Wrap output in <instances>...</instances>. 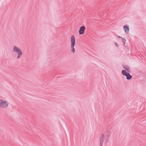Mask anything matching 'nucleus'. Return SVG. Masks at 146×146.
Here are the masks:
<instances>
[{
  "label": "nucleus",
  "mask_w": 146,
  "mask_h": 146,
  "mask_svg": "<svg viewBox=\"0 0 146 146\" xmlns=\"http://www.w3.org/2000/svg\"><path fill=\"white\" fill-rule=\"evenodd\" d=\"M122 41L123 42L124 44H125V42L126 41V40L125 39H124L123 38H122Z\"/></svg>",
  "instance_id": "obj_9"
},
{
  "label": "nucleus",
  "mask_w": 146,
  "mask_h": 146,
  "mask_svg": "<svg viewBox=\"0 0 146 146\" xmlns=\"http://www.w3.org/2000/svg\"><path fill=\"white\" fill-rule=\"evenodd\" d=\"M70 39L71 51L73 53H74L75 52V50L74 47L76 45V39L74 35H72L70 37Z\"/></svg>",
  "instance_id": "obj_2"
},
{
  "label": "nucleus",
  "mask_w": 146,
  "mask_h": 146,
  "mask_svg": "<svg viewBox=\"0 0 146 146\" xmlns=\"http://www.w3.org/2000/svg\"><path fill=\"white\" fill-rule=\"evenodd\" d=\"M104 135L103 134H102L101 135L100 140V146H102L104 142Z\"/></svg>",
  "instance_id": "obj_5"
},
{
  "label": "nucleus",
  "mask_w": 146,
  "mask_h": 146,
  "mask_svg": "<svg viewBox=\"0 0 146 146\" xmlns=\"http://www.w3.org/2000/svg\"><path fill=\"white\" fill-rule=\"evenodd\" d=\"M115 44L116 46H118V44L117 43H115Z\"/></svg>",
  "instance_id": "obj_10"
},
{
  "label": "nucleus",
  "mask_w": 146,
  "mask_h": 146,
  "mask_svg": "<svg viewBox=\"0 0 146 146\" xmlns=\"http://www.w3.org/2000/svg\"><path fill=\"white\" fill-rule=\"evenodd\" d=\"M123 29L125 31V32L127 34H128L129 33V29L127 25L124 26L123 27Z\"/></svg>",
  "instance_id": "obj_6"
},
{
  "label": "nucleus",
  "mask_w": 146,
  "mask_h": 146,
  "mask_svg": "<svg viewBox=\"0 0 146 146\" xmlns=\"http://www.w3.org/2000/svg\"><path fill=\"white\" fill-rule=\"evenodd\" d=\"M13 51L16 53L17 55V59H19L22 55V52L21 49L16 46H14L13 47Z\"/></svg>",
  "instance_id": "obj_1"
},
{
  "label": "nucleus",
  "mask_w": 146,
  "mask_h": 146,
  "mask_svg": "<svg viewBox=\"0 0 146 146\" xmlns=\"http://www.w3.org/2000/svg\"><path fill=\"white\" fill-rule=\"evenodd\" d=\"M85 29L86 28L84 26H82L80 27L79 30V34L80 35L83 34L84 33Z\"/></svg>",
  "instance_id": "obj_4"
},
{
  "label": "nucleus",
  "mask_w": 146,
  "mask_h": 146,
  "mask_svg": "<svg viewBox=\"0 0 146 146\" xmlns=\"http://www.w3.org/2000/svg\"><path fill=\"white\" fill-rule=\"evenodd\" d=\"M122 73L123 75L125 76H126V75L127 74H128V73L126 72V71L125 70H123L122 71Z\"/></svg>",
  "instance_id": "obj_8"
},
{
  "label": "nucleus",
  "mask_w": 146,
  "mask_h": 146,
  "mask_svg": "<svg viewBox=\"0 0 146 146\" xmlns=\"http://www.w3.org/2000/svg\"><path fill=\"white\" fill-rule=\"evenodd\" d=\"M118 37L119 38H122L121 37V36H118Z\"/></svg>",
  "instance_id": "obj_11"
},
{
  "label": "nucleus",
  "mask_w": 146,
  "mask_h": 146,
  "mask_svg": "<svg viewBox=\"0 0 146 146\" xmlns=\"http://www.w3.org/2000/svg\"><path fill=\"white\" fill-rule=\"evenodd\" d=\"M127 77V79L128 80H130L131 78V76L128 73V74H127L125 76Z\"/></svg>",
  "instance_id": "obj_7"
},
{
  "label": "nucleus",
  "mask_w": 146,
  "mask_h": 146,
  "mask_svg": "<svg viewBox=\"0 0 146 146\" xmlns=\"http://www.w3.org/2000/svg\"><path fill=\"white\" fill-rule=\"evenodd\" d=\"M9 103L7 100L5 99H0V108H6L9 106Z\"/></svg>",
  "instance_id": "obj_3"
}]
</instances>
